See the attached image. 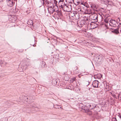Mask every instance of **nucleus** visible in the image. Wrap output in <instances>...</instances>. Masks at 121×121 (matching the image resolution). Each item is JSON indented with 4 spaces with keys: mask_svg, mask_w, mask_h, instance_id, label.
<instances>
[{
    "mask_svg": "<svg viewBox=\"0 0 121 121\" xmlns=\"http://www.w3.org/2000/svg\"><path fill=\"white\" fill-rule=\"evenodd\" d=\"M64 0H60L58 3L59 7L63 8L65 11L69 12L71 10L72 7L71 4H65Z\"/></svg>",
    "mask_w": 121,
    "mask_h": 121,
    "instance_id": "obj_1",
    "label": "nucleus"
},
{
    "mask_svg": "<svg viewBox=\"0 0 121 121\" xmlns=\"http://www.w3.org/2000/svg\"><path fill=\"white\" fill-rule=\"evenodd\" d=\"M79 108L84 111L86 112L88 111L89 109H88L89 105L88 104H87L86 106L83 105V104L80 103L79 104Z\"/></svg>",
    "mask_w": 121,
    "mask_h": 121,
    "instance_id": "obj_2",
    "label": "nucleus"
},
{
    "mask_svg": "<svg viewBox=\"0 0 121 121\" xmlns=\"http://www.w3.org/2000/svg\"><path fill=\"white\" fill-rule=\"evenodd\" d=\"M57 6H53L52 8V6L49 7L48 9V11L49 13L50 14H52L54 12H56L57 10L56 9V8H57Z\"/></svg>",
    "mask_w": 121,
    "mask_h": 121,
    "instance_id": "obj_3",
    "label": "nucleus"
},
{
    "mask_svg": "<svg viewBox=\"0 0 121 121\" xmlns=\"http://www.w3.org/2000/svg\"><path fill=\"white\" fill-rule=\"evenodd\" d=\"M109 22H110V24L109 23V25L111 26L114 27H116L118 25V24L117 22L115 20H111L109 21Z\"/></svg>",
    "mask_w": 121,
    "mask_h": 121,
    "instance_id": "obj_4",
    "label": "nucleus"
},
{
    "mask_svg": "<svg viewBox=\"0 0 121 121\" xmlns=\"http://www.w3.org/2000/svg\"><path fill=\"white\" fill-rule=\"evenodd\" d=\"M6 1L8 6L10 7H12L14 4L13 0H6Z\"/></svg>",
    "mask_w": 121,
    "mask_h": 121,
    "instance_id": "obj_5",
    "label": "nucleus"
},
{
    "mask_svg": "<svg viewBox=\"0 0 121 121\" xmlns=\"http://www.w3.org/2000/svg\"><path fill=\"white\" fill-rule=\"evenodd\" d=\"M99 82L98 80L94 81L92 83V85L94 87H98Z\"/></svg>",
    "mask_w": 121,
    "mask_h": 121,
    "instance_id": "obj_6",
    "label": "nucleus"
},
{
    "mask_svg": "<svg viewBox=\"0 0 121 121\" xmlns=\"http://www.w3.org/2000/svg\"><path fill=\"white\" fill-rule=\"evenodd\" d=\"M112 32L115 34H117L119 33V28H118L115 29H113L112 31Z\"/></svg>",
    "mask_w": 121,
    "mask_h": 121,
    "instance_id": "obj_7",
    "label": "nucleus"
},
{
    "mask_svg": "<svg viewBox=\"0 0 121 121\" xmlns=\"http://www.w3.org/2000/svg\"><path fill=\"white\" fill-rule=\"evenodd\" d=\"M89 106V108L90 109H94L95 107L96 106L95 104H88Z\"/></svg>",
    "mask_w": 121,
    "mask_h": 121,
    "instance_id": "obj_8",
    "label": "nucleus"
},
{
    "mask_svg": "<svg viewBox=\"0 0 121 121\" xmlns=\"http://www.w3.org/2000/svg\"><path fill=\"white\" fill-rule=\"evenodd\" d=\"M79 17L80 15L79 13L76 12L74 18L75 19H78L79 18Z\"/></svg>",
    "mask_w": 121,
    "mask_h": 121,
    "instance_id": "obj_9",
    "label": "nucleus"
},
{
    "mask_svg": "<svg viewBox=\"0 0 121 121\" xmlns=\"http://www.w3.org/2000/svg\"><path fill=\"white\" fill-rule=\"evenodd\" d=\"M76 12H71L70 13H69V16L70 17H73V18L74 17V16L75 14V13Z\"/></svg>",
    "mask_w": 121,
    "mask_h": 121,
    "instance_id": "obj_10",
    "label": "nucleus"
},
{
    "mask_svg": "<svg viewBox=\"0 0 121 121\" xmlns=\"http://www.w3.org/2000/svg\"><path fill=\"white\" fill-rule=\"evenodd\" d=\"M27 23L28 25H32L33 24V22L32 20H29L27 21Z\"/></svg>",
    "mask_w": 121,
    "mask_h": 121,
    "instance_id": "obj_11",
    "label": "nucleus"
},
{
    "mask_svg": "<svg viewBox=\"0 0 121 121\" xmlns=\"http://www.w3.org/2000/svg\"><path fill=\"white\" fill-rule=\"evenodd\" d=\"M57 79H53L52 81V83L54 85H55L57 83Z\"/></svg>",
    "mask_w": 121,
    "mask_h": 121,
    "instance_id": "obj_12",
    "label": "nucleus"
},
{
    "mask_svg": "<svg viewBox=\"0 0 121 121\" xmlns=\"http://www.w3.org/2000/svg\"><path fill=\"white\" fill-rule=\"evenodd\" d=\"M43 1V4H44V2H45L47 4V5L49 6V5L51 3V2H50L48 0H42Z\"/></svg>",
    "mask_w": 121,
    "mask_h": 121,
    "instance_id": "obj_13",
    "label": "nucleus"
},
{
    "mask_svg": "<svg viewBox=\"0 0 121 121\" xmlns=\"http://www.w3.org/2000/svg\"><path fill=\"white\" fill-rule=\"evenodd\" d=\"M91 7L92 8L94 9H97L98 8V6L95 4H92L91 5Z\"/></svg>",
    "mask_w": 121,
    "mask_h": 121,
    "instance_id": "obj_14",
    "label": "nucleus"
},
{
    "mask_svg": "<svg viewBox=\"0 0 121 121\" xmlns=\"http://www.w3.org/2000/svg\"><path fill=\"white\" fill-rule=\"evenodd\" d=\"M88 19L87 18H86V19H85V20H82V21L80 24V25H83V24H85L86 21V20L88 21Z\"/></svg>",
    "mask_w": 121,
    "mask_h": 121,
    "instance_id": "obj_15",
    "label": "nucleus"
},
{
    "mask_svg": "<svg viewBox=\"0 0 121 121\" xmlns=\"http://www.w3.org/2000/svg\"><path fill=\"white\" fill-rule=\"evenodd\" d=\"M105 4H108L109 2V0H101Z\"/></svg>",
    "mask_w": 121,
    "mask_h": 121,
    "instance_id": "obj_16",
    "label": "nucleus"
},
{
    "mask_svg": "<svg viewBox=\"0 0 121 121\" xmlns=\"http://www.w3.org/2000/svg\"><path fill=\"white\" fill-rule=\"evenodd\" d=\"M54 107L56 108H61V107L60 106L58 105H55L54 106Z\"/></svg>",
    "mask_w": 121,
    "mask_h": 121,
    "instance_id": "obj_17",
    "label": "nucleus"
},
{
    "mask_svg": "<svg viewBox=\"0 0 121 121\" xmlns=\"http://www.w3.org/2000/svg\"><path fill=\"white\" fill-rule=\"evenodd\" d=\"M86 113H87V114L89 115H91L92 114V112L89 109V110H88V111Z\"/></svg>",
    "mask_w": 121,
    "mask_h": 121,
    "instance_id": "obj_18",
    "label": "nucleus"
},
{
    "mask_svg": "<svg viewBox=\"0 0 121 121\" xmlns=\"http://www.w3.org/2000/svg\"><path fill=\"white\" fill-rule=\"evenodd\" d=\"M76 79V78L74 77L70 79V82H73L74 81H75Z\"/></svg>",
    "mask_w": 121,
    "mask_h": 121,
    "instance_id": "obj_19",
    "label": "nucleus"
},
{
    "mask_svg": "<svg viewBox=\"0 0 121 121\" xmlns=\"http://www.w3.org/2000/svg\"><path fill=\"white\" fill-rule=\"evenodd\" d=\"M109 19L108 18H107L104 19V21L106 23H107L108 22Z\"/></svg>",
    "mask_w": 121,
    "mask_h": 121,
    "instance_id": "obj_20",
    "label": "nucleus"
},
{
    "mask_svg": "<svg viewBox=\"0 0 121 121\" xmlns=\"http://www.w3.org/2000/svg\"><path fill=\"white\" fill-rule=\"evenodd\" d=\"M97 18H98V16H96L95 17V19H94V21H92L91 22V23H94L95 22H96L97 21Z\"/></svg>",
    "mask_w": 121,
    "mask_h": 121,
    "instance_id": "obj_21",
    "label": "nucleus"
},
{
    "mask_svg": "<svg viewBox=\"0 0 121 121\" xmlns=\"http://www.w3.org/2000/svg\"><path fill=\"white\" fill-rule=\"evenodd\" d=\"M78 12H83V11L82 10V9L81 8L78 9Z\"/></svg>",
    "mask_w": 121,
    "mask_h": 121,
    "instance_id": "obj_22",
    "label": "nucleus"
},
{
    "mask_svg": "<svg viewBox=\"0 0 121 121\" xmlns=\"http://www.w3.org/2000/svg\"><path fill=\"white\" fill-rule=\"evenodd\" d=\"M112 121H117L116 118L113 117L112 119Z\"/></svg>",
    "mask_w": 121,
    "mask_h": 121,
    "instance_id": "obj_23",
    "label": "nucleus"
},
{
    "mask_svg": "<svg viewBox=\"0 0 121 121\" xmlns=\"http://www.w3.org/2000/svg\"><path fill=\"white\" fill-rule=\"evenodd\" d=\"M54 2L56 5L57 2L56 1V0H54Z\"/></svg>",
    "mask_w": 121,
    "mask_h": 121,
    "instance_id": "obj_24",
    "label": "nucleus"
},
{
    "mask_svg": "<svg viewBox=\"0 0 121 121\" xmlns=\"http://www.w3.org/2000/svg\"><path fill=\"white\" fill-rule=\"evenodd\" d=\"M58 14H59V15H61V14H61V12H58Z\"/></svg>",
    "mask_w": 121,
    "mask_h": 121,
    "instance_id": "obj_25",
    "label": "nucleus"
},
{
    "mask_svg": "<svg viewBox=\"0 0 121 121\" xmlns=\"http://www.w3.org/2000/svg\"><path fill=\"white\" fill-rule=\"evenodd\" d=\"M118 97H120L121 98V92L120 93V94H119Z\"/></svg>",
    "mask_w": 121,
    "mask_h": 121,
    "instance_id": "obj_26",
    "label": "nucleus"
},
{
    "mask_svg": "<svg viewBox=\"0 0 121 121\" xmlns=\"http://www.w3.org/2000/svg\"><path fill=\"white\" fill-rule=\"evenodd\" d=\"M119 117H120V118L121 119V115L119 114L118 115Z\"/></svg>",
    "mask_w": 121,
    "mask_h": 121,
    "instance_id": "obj_27",
    "label": "nucleus"
},
{
    "mask_svg": "<svg viewBox=\"0 0 121 121\" xmlns=\"http://www.w3.org/2000/svg\"><path fill=\"white\" fill-rule=\"evenodd\" d=\"M3 63V62L1 60H0V64Z\"/></svg>",
    "mask_w": 121,
    "mask_h": 121,
    "instance_id": "obj_28",
    "label": "nucleus"
},
{
    "mask_svg": "<svg viewBox=\"0 0 121 121\" xmlns=\"http://www.w3.org/2000/svg\"><path fill=\"white\" fill-rule=\"evenodd\" d=\"M35 104H33V105H32V107H35Z\"/></svg>",
    "mask_w": 121,
    "mask_h": 121,
    "instance_id": "obj_29",
    "label": "nucleus"
},
{
    "mask_svg": "<svg viewBox=\"0 0 121 121\" xmlns=\"http://www.w3.org/2000/svg\"><path fill=\"white\" fill-rule=\"evenodd\" d=\"M81 4H83V5H84L85 6V5L83 3H81Z\"/></svg>",
    "mask_w": 121,
    "mask_h": 121,
    "instance_id": "obj_30",
    "label": "nucleus"
},
{
    "mask_svg": "<svg viewBox=\"0 0 121 121\" xmlns=\"http://www.w3.org/2000/svg\"><path fill=\"white\" fill-rule=\"evenodd\" d=\"M22 69H21V70L20 71H22Z\"/></svg>",
    "mask_w": 121,
    "mask_h": 121,
    "instance_id": "obj_31",
    "label": "nucleus"
},
{
    "mask_svg": "<svg viewBox=\"0 0 121 121\" xmlns=\"http://www.w3.org/2000/svg\"><path fill=\"white\" fill-rule=\"evenodd\" d=\"M9 105V106H12V105H11V104H10V105Z\"/></svg>",
    "mask_w": 121,
    "mask_h": 121,
    "instance_id": "obj_32",
    "label": "nucleus"
},
{
    "mask_svg": "<svg viewBox=\"0 0 121 121\" xmlns=\"http://www.w3.org/2000/svg\"><path fill=\"white\" fill-rule=\"evenodd\" d=\"M33 46H34V47H35V46H36V45H35H35H33Z\"/></svg>",
    "mask_w": 121,
    "mask_h": 121,
    "instance_id": "obj_33",
    "label": "nucleus"
},
{
    "mask_svg": "<svg viewBox=\"0 0 121 121\" xmlns=\"http://www.w3.org/2000/svg\"><path fill=\"white\" fill-rule=\"evenodd\" d=\"M88 82V85H89V82Z\"/></svg>",
    "mask_w": 121,
    "mask_h": 121,
    "instance_id": "obj_34",
    "label": "nucleus"
},
{
    "mask_svg": "<svg viewBox=\"0 0 121 121\" xmlns=\"http://www.w3.org/2000/svg\"><path fill=\"white\" fill-rule=\"evenodd\" d=\"M120 32H121V30H120Z\"/></svg>",
    "mask_w": 121,
    "mask_h": 121,
    "instance_id": "obj_35",
    "label": "nucleus"
},
{
    "mask_svg": "<svg viewBox=\"0 0 121 121\" xmlns=\"http://www.w3.org/2000/svg\"><path fill=\"white\" fill-rule=\"evenodd\" d=\"M14 1H16V0H14Z\"/></svg>",
    "mask_w": 121,
    "mask_h": 121,
    "instance_id": "obj_36",
    "label": "nucleus"
},
{
    "mask_svg": "<svg viewBox=\"0 0 121 121\" xmlns=\"http://www.w3.org/2000/svg\"><path fill=\"white\" fill-rule=\"evenodd\" d=\"M82 26V25H81V27Z\"/></svg>",
    "mask_w": 121,
    "mask_h": 121,
    "instance_id": "obj_37",
    "label": "nucleus"
},
{
    "mask_svg": "<svg viewBox=\"0 0 121 121\" xmlns=\"http://www.w3.org/2000/svg\"><path fill=\"white\" fill-rule=\"evenodd\" d=\"M119 24H121V23H120Z\"/></svg>",
    "mask_w": 121,
    "mask_h": 121,
    "instance_id": "obj_38",
    "label": "nucleus"
},
{
    "mask_svg": "<svg viewBox=\"0 0 121 121\" xmlns=\"http://www.w3.org/2000/svg\"><path fill=\"white\" fill-rule=\"evenodd\" d=\"M71 0V1H72V0Z\"/></svg>",
    "mask_w": 121,
    "mask_h": 121,
    "instance_id": "obj_39",
    "label": "nucleus"
}]
</instances>
